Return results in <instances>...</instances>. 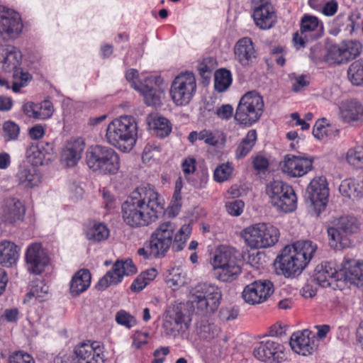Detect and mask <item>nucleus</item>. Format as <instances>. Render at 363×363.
I'll use <instances>...</instances> for the list:
<instances>
[{"instance_id": "f257e3e1", "label": "nucleus", "mask_w": 363, "mask_h": 363, "mask_svg": "<svg viewBox=\"0 0 363 363\" xmlns=\"http://www.w3.org/2000/svg\"><path fill=\"white\" fill-rule=\"evenodd\" d=\"M164 208V200L150 185L137 188L121 206L123 221L131 227L154 222Z\"/></svg>"}, {"instance_id": "f03ea898", "label": "nucleus", "mask_w": 363, "mask_h": 363, "mask_svg": "<svg viewBox=\"0 0 363 363\" xmlns=\"http://www.w3.org/2000/svg\"><path fill=\"white\" fill-rule=\"evenodd\" d=\"M177 225L173 220L161 223L152 233L146 247L151 249L153 257H163L172 245L176 251L184 249L186 242L191 233L190 224H184L177 230Z\"/></svg>"}, {"instance_id": "7ed1b4c3", "label": "nucleus", "mask_w": 363, "mask_h": 363, "mask_svg": "<svg viewBox=\"0 0 363 363\" xmlns=\"http://www.w3.org/2000/svg\"><path fill=\"white\" fill-rule=\"evenodd\" d=\"M316 250L317 245L311 240H298L285 247L276 259L277 274L285 277L300 274L313 258Z\"/></svg>"}, {"instance_id": "20e7f679", "label": "nucleus", "mask_w": 363, "mask_h": 363, "mask_svg": "<svg viewBox=\"0 0 363 363\" xmlns=\"http://www.w3.org/2000/svg\"><path fill=\"white\" fill-rule=\"evenodd\" d=\"M138 125L134 117L121 116L107 126L106 139L112 146L123 152L130 151L136 143Z\"/></svg>"}, {"instance_id": "39448f33", "label": "nucleus", "mask_w": 363, "mask_h": 363, "mask_svg": "<svg viewBox=\"0 0 363 363\" xmlns=\"http://www.w3.org/2000/svg\"><path fill=\"white\" fill-rule=\"evenodd\" d=\"M210 263L216 277L223 282L232 281L241 273L238 251L227 245H220L215 250Z\"/></svg>"}, {"instance_id": "423d86ee", "label": "nucleus", "mask_w": 363, "mask_h": 363, "mask_svg": "<svg viewBox=\"0 0 363 363\" xmlns=\"http://www.w3.org/2000/svg\"><path fill=\"white\" fill-rule=\"evenodd\" d=\"M221 298V291L216 285L201 283L191 290L190 301L196 313L204 316L218 309Z\"/></svg>"}, {"instance_id": "0eeeda50", "label": "nucleus", "mask_w": 363, "mask_h": 363, "mask_svg": "<svg viewBox=\"0 0 363 363\" xmlns=\"http://www.w3.org/2000/svg\"><path fill=\"white\" fill-rule=\"evenodd\" d=\"M86 162L93 172L103 175L114 174L120 169L118 154L112 148L96 145L86 153Z\"/></svg>"}, {"instance_id": "6e6552de", "label": "nucleus", "mask_w": 363, "mask_h": 363, "mask_svg": "<svg viewBox=\"0 0 363 363\" xmlns=\"http://www.w3.org/2000/svg\"><path fill=\"white\" fill-rule=\"evenodd\" d=\"M279 230L267 223H258L245 227L240 233L245 245L250 249L267 248L279 240Z\"/></svg>"}, {"instance_id": "1a4fd4ad", "label": "nucleus", "mask_w": 363, "mask_h": 363, "mask_svg": "<svg viewBox=\"0 0 363 363\" xmlns=\"http://www.w3.org/2000/svg\"><path fill=\"white\" fill-rule=\"evenodd\" d=\"M21 60L22 55L18 49L11 45H0V67L5 72H13L11 89L14 92H18L31 79L28 72L21 69Z\"/></svg>"}, {"instance_id": "9d476101", "label": "nucleus", "mask_w": 363, "mask_h": 363, "mask_svg": "<svg viewBox=\"0 0 363 363\" xmlns=\"http://www.w3.org/2000/svg\"><path fill=\"white\" fill-rule=\"evenodd\" d=\"M263 111L262 96L255 91H248L239 101L235 119L241 125L250 126L260 118Z\"/></svg>"}, {"instance_id": "9b49d317", "label": "nucleus", "mask_w": 363, "mask_h": 363, "mask_svg": "<svg viewBox=\"0 0 363 363\" xmlns=\"http://www.w3.org/2000/svg\"><path fill=\"white\" fill-rule=\"evenodd\" d=\"M266 193L271 203L277 210L284 213L294 211L297 206V199L293 188L281 181L275 180L267 184Z\"/></svg>"}, {"instance_id": "f8f14e48", "label": "nucleus", "mask_w": 363, "mask_h": 363, "mask_svg": "<svg viewBox=\"0 0 363 363\" xmlns=\"http://www.w3.org/2000/svg\"><path fill=\"white\" fill-rule=\"evenodd\" d=\"M125 77L131 86L140 92L147 106H156L161 104L162 91L156 86V79L152 76H139L136 69L127 71Z\"/></svg>"}, {"instance_id": "ddd939ff", "label": "nucleus", "mask_w": 363, "mask_h": 363, "mask_svg": "<svg viewBox=\"0 0 363 363\" xmlns=\"http://www.w3.org/2000/svg\"><path fill=\"white\" fill-rule=\"evenodd\" d=\"M196 89L195 75L191 72L186 71L181 72L172 82L169 93L177 106H184L192 100Z\"/></svg>"}, {"instance_id": "4468645a", "label": "nucleus", "mask_w": 363, "mask_h": 363, "mask_svg": "<svg viewBox=\"0 0 363 363\" xmlns=\"http://www.w3.org/2000/svg\"><path fill=\"white\" fill-rule=\"evenodd\" d=\"M357 229L356 219L343 216L338 219L335 226L328 228L330 246L335 250H341L350 245L349 236Z\"/></svg>"}, {"instance_id": "2eb2a0df", "label": "nucleus", "mask_w": 363, "mask_h": 363, "mask_svg": "<svg viewBox=\"0 0 363 363\" xmlns=\"http://www.w3.org/2000/svg\"><path fill=\"white\" fill-rule=\"evenodd\" d=\"M324 32L323 22L316 16L304 14L300 21V30L293 38L294 46L297 49L303 48L306 43L320 38Z\"/></svg>"}, {"instance_id": "dca6fc26", "label": "nucleus", "mask_w": 363, "mask_h": 363, "mask_svg": "<svg viewBox=\"0 0 363 363\" xmlns=\"http://www.w3.org/2000/svg\"><path fill=\"white\" fill-rule=\"evenodd\" d=\"M362 49V44L357 40L344 41L339 45H328L325 60L329 63L336 64L347 62L357 57Z\"/></svg>"}, {"instance_id": "f3484780", "label": "nucleus", "mask_w": 363, "mask_h": 363, "mask_svg": "<svg viewBox=\"0 0 363 363\" xmlns=\"http://www.w3.org/2000/svg\"><path fill=\"white\" fill-rule=\"evenodd\" d=\"M307 193L311 208L318 215L324 211L329 196L326 178L323 176L314 178L307 188Z\"/></svg>"}, {"instance_id": "a211bd4d", "label": "nucleus", "mask_w": 363, "mask_h": 363, "mask_svg": "<svg viewBox=\"0 0 363 363\" xmlns=\"http://www.w3.org/2000/svg\"><path fill=\"white\" fill-rule=\"evenodd\" d=\"M137 272V268L130 259L117 261L112 269L99 279L96 287L99 290H105L111 285L121 282L124 276H130Z\"/></svg>"}, {"instance_id": "6ab92c4d", "label": "nucleus", "mask_w": 363, "mask_h": 363, "mask_svg": "<svg viewBox=\"0 0 363 363\" xmlns=\"http://www.w3.org/2000/svg\"><path fill=\"white\" fill-rule=\"evenodd\" d=\"M23 23L21 16L15 11L0 6V37L17 38L22 32Z\"/></svg>"}, {"instance_id": "aec40b11", "label": "nucleus", "mask_w": 363, "mask_h": 363, "mask_svg": "<svg viewBox=\"0 0 363 363\" xmlns=\"http://www.w3.org/2000/svg\"><path fill=\"white\" fill-rule=\"evenodd\" d=\"M252 2L255 25L262 30L272 28L277 21V16L270 0H252Z\"/></svg>"}, {"instance_id": "412c9836", "label": "nucleus", "mask_w": 363, "mask_h": 363, "mask_svg": "<svg viewBox=\"0 0 363 363\" xmlns=\"http://www.w3.org/2000/svg\"><path fill=\"white\" fill-rule=\"evenodd\" d=\"M273 293V285L268 280H258L247 285L242 291L244 301L251 305L264 302Z\"/></svg>"}, {"instance_id": "4be33fe9", "label": "nucleus", "mask_w": 363, "mask_h": 363, "mask_svg": "<svg viewBox=\"0 0 363 363\" xmlns=\"http://www.w3.org/2000/svg\"><path fill=\"white\" fill-rule=\"evenodd\" d=\"M76 363H104V348L97 342H81L74 350Z\"/></svg>"}, {"instance_id": "5701e85b", "label": "nucleus", "mask_w": 363, "mask_h": 363, "mask_svg": "<svg viewBox=\"0 0 363 363\" xmlns=\"http://www.w3.org/2000/svg\"><path fill=\"white\" fill-rule=\"evenodd\" d=\"M26 262L30 272L40 274L48 265L50 259L42 245L35 242L30 245L26 250Z\"/></svg>"}, {"instance_id": "b1692460", "label": "nucleus", "mask_w": 363, "mask_h": 363, "mask_svg": "<svg viewBox=\"0 0 363 363\" xmlns=\"http://www.w3.org/2000/svg\"><path fill=\"white\" fill-rule=\"evenodd\" d=\"M282 172L291 177H300L311 170L313 160L309 157L286 155L280 162Z\"/></svg>"}, {"instance_id": "393cba45", "label": "nucleus", "mask_w": 363, "mask_h": 363, "mask_svg": "<svg viewBox=\"0 0 363 363\" xmlns=\"http://www.w3.org/2000/svg\"><path fill=\"white\" fill-rule=\"evenodd\" d=\"M284 346L273 339H265L259 342L254 347L255 358L263 362H279L282 359Z\"/></svg>"}, {"instance_id": "a878e982", "label": "nucleus", "mask_w": 363, "mask_h": 363, "mask_svg": "<svg viewBox=\"0 0 363 363\" xmlns=\"http://www.w3.org/2000/svg\"><path fill=\"white\" fill-rule=\"evenodd\" d=\"M233 53L235 60L244 68L251 67L258 55L255 44L249 37L242 38L236 42Z\"/></svg>"}, {"instance_id": "bb28decb", "label": "nucleus", "mask_w": 363, "mask_h": 363, "mask_svg": "<svg viewBox=\"0 0 363 363\" xmlns=\"http://www.w3.org/2000/svg\"><path fill=\"white\" fill-rule=\"evenodd\" d=\"M313 280L322 287L330 286L333 281L343 280L342 267L337 269L332 262H322L315 269Z\"/></svg>"}, {"instance_id": "cd10ccee", "label": "nucleus", "mask_w": 363, "mask_h": 363, "mask_svg": "<svg viewBox=\"0 0 363 363\" xmlns=\"http://www.w3.org/2000/svg\"><path fill=\"white\" fill-rule=\"evenodd\" d=\"M85 147L84 140L81 137H73L68 140L62 152V162L69 167L75 166L82 157Z\"/></svg>"}, {"instance_id": "c85d7f7f", "label": "nucleus", "mask_w": 363, "mask_h": 363, "mask_svg": "<svg viewBox=\"0 0 363 363\" xmlns=\"http://www.w3.org/2000/svg\"><path fill=\"white\" fill-rule=\"evenodd\" d=\"M25 212V207L19 199L9 198L0 209V219L5 223L13 224L23 219Z\"/></svg>"}, {"instance_id": "c756f323", "label": "nucleus", "mask_w": 363, "mask_h": 363, "mask_svg": "<svg viewBox=\"0 0 363 363\" xmlns=\"http://www.w3.org/2000/svg\"><path fill=\"white\" fill-rule=\"evenodd\" d=\"M311 331L303 330L292 334L290 339L291 349L297 354L302 356L311 354L315 350V342L313 340Z\"/></svg>"}, {"instance_id": "7c9ffc66", "label": "nucleus", "mask_w": 363, "mask_h": 363, "mask_svg": "<svg viewBox=\"0 0 363 363\" xmlns=\"http://www.w3.org/2000/svg\"><path fill=\"white\" fill-rule=\"evenodd\" d=\"M339 116L343 123L354 124L363 121V105L357 100H346L339 106Z\"/></svg>"}, {"instance_id": "2f4dec72", "label": "nucleus", "mask_w": 363, "mask_h": 363, "mask_svg": "<svg viewBox=\"0 0 363 363\" xmlns=\"http://www.w3.org/2000/svg\"><path fill=\"white\" fill-rule=\"evenodd\" d=\"M341 266L343 280L363 286V261L345 257Z\"/></svg>"}, {"instance_id": "473e14b6", "label": "nucleus", "mask_w": 363, "mask_h": 363, "mask_svg": "<svg viewBox=\"0 0 363 363\" xmlns=\"http://www.w3.org/2000/svg\"><path fill=\"white\" fill-rule=\"evenodd\" d=\"M189 321L190 319L185 313L177 309L166 317L162 328L166 335L176 336L180 331L188 328Z\"/></svg>"}, {"instance_id": "72a5a7b5", "label": "nucleus", "mask_w": 363, "mask_h": 363, "mask_svg": "<svg viewBox=\"0 0 363 363\" xmlns=\"http://www.w3.org/2000/svg\"><path fill=\"white\" fill-rule=\"evenodd\" d=\"M19 248L13 242L3 240L0 242V265L11 267L19 259Z\"/></svg>"}, {"instance_id": "f704fd0d", "label": "nucleus", "mask_w": 363, "mask_h": 363, "mask_svg": "<svg viewBox=\"0 0 363 363\" xmlns=\"http://www.w3.org/2000/svg\"><path fill=\"white\" fill-rule=\"evenodd\" d=\"M91 274L88 269L79 270L73 276L70 281V293L72 296H78L84 292L90 286Z\"/></svg>"}, {"instance_id": "c9c22d12", "label": "nucleus", "mask_w": 363, "mask_h": 363, "mask_svg": "<svg viewBox=\"0 0 363 363\" xmlns=\"http://www.w3.org/2000/svg\"><path fill=\"white\" fill-rule=\"evenodd\" d=\"M16 177L18 183L26 188L36 186L40 182V176L36 169L29 166H20Z\"/></svg>"}, {"instance_id": "e433bc0d", "label": "nucleus", "mask_w": 363, "mask_h": 363, "mask_svg": "<svg viewBox=\"0 0 363 363\" xmlns=\"http://www.w3.org/2000/svg\"><path fill=\"white\" fill-rule=\"evenodd\" d=\"M338 134L339 130L330 125L325 118L316 121L313 128V135L318 140L331 138Z\"/></svg>"}, {"instance_id": "4c0bfd02", "label": "nucleus", "mask_w": 363, "mask_h": 363, "mask_svg": "<svg viewBox=\"0 0 363 363\" xmlns=\"http://www.w3.org/2000/svg\"><path fill=\"white\" fill-rule=\"evenodd\" d=\"M188 140L191 144L201 140L208 145L216 146L218 143V136L216 131L205 128L201 131H191L188 135Z\"/></svg>"}, {"instance_id": "58836bf2", "label": "nucleus", "mask_w": 363, "mask_h": 363, "mask_svg": "<svg viewBox=\"0 0 363 363\" xmlns=\"http://www.w3.org/2000/svg\"><path fill=\"white\" fill-rule=\"evenodd\" d=\"M148 124L155 131V133L161 138L167 136L172 130L169 121L161 116L150 117L148 118Z\"/></svg>"}, {"instance_id": "ea45409f", "label": "nucleus", "mask_w": 363, "mask_h": 363, "mask_svg": "<svg viewBox=\"0 0 363 363\" xmlns=\"http://www.w3.org/2000/svg\"><path fill=\"white\" fill-rule=\"evenodd\" d=\"M49 297V286L41 280H37L31 285L29 292L26 294V301L35 298L39 302L47 300Z\"/></svg>"}, {"instance_id": "a19ab883", "label": "nucleus", "mask_w": 363, "mask_h": 363, "mask_svg": "<svg viewBox=\"0 0 363 363\" xmlns=\"http://www.w3.org/2000/svg\"><path fill=\"white\" fill-rule=\"evenodd\" d=\"M345 161L354 168H363V145H356L349 148L345 155Z\"/></svg>"}, {"instance_id": "79ce46f5", "label": "nucleus", "mask_w": 363, "mask_h": 363, "mask_svg": "<svg viewBox=\"0 0 363 363\" xmlns=\"http://www.w3.org/2000/svg\"><path fill=\"white\" fill-rule=\"evenodd\" d=\"M214 86L219 91H225L232 83V74L226 69H220L215 72L214 74Z\"/></svg>"}, {"instance_id": "37998d69", "label": "nucleus", "mask_w": 363, "mask_h": 363, "mask_svg": "<svg viewBox=\"0 0 363 363\" xmlns=\"http://www.w3.org/2000/svg\"><path fill=\"white\" fill-rule=\"evenodd\" d=\"M86 238L94 242H101L108 238L109 230L103 223H95L86 230Z\"/></svg>"}, {"instance_id": "c03bdc74", "label": "nucleus", "mask_w": 363, "mask_h": 363, "mask_svg": "<svg viewBox=\"0 0 363 363\" xmlns=\"http://www.w3.org/2000/svg\"><path fill=\"white\" fill-rule=\"evenodd\" d=\"M257 140V133L255 130H250L245 138L242 140L236 150V157L242 158L245 157L254 147Z\"/></svg>"}, {"instance_id": "a18cd8bd", "label": "nucleus", "mask_w": 363, "mask_h": 363, "mask_svg": "<svg viewBox=\"0 0 363 363\" xmlns=\"http://www.w3.org/2000/svg\"><path fill=\"white\" fill-rule=\"evenodd\" d=\"M218 328L206 320H201L196 324V332L201 339L210 340L218 333Z\"/></svg>"}, {"instance_id": "49530a36", "label": "nucleus", "mask_w": 363, "mask_h": 363, "mask_svg": "<svg viewBox=\"0 0 363 363\" xmlns=\"http://www.w3.org/2000/svg\"><path fill=\"white\" fill-rule=\"evenodd\" d=\"M167 284L173 290L184 286L186 283L185 273L180 269H172L167 277Z\"/></svg>"}, {"instance_id": "de8ad7c7", "label": "nucleus", "mask_w": 363, "mask_h": 363, "mask_svg": "<svg viewBox=\"0 0 363 363\" xmlns=\"http://www.w3.org/2000/svg\"><path fill=\"white\" fill-rule=\"evenodd\" d=\"M26 155L30 162L34 166L43 164L45 159L43 148L38 144H32L27 149Z\"/></svg>"}, {"instance_id": "09e8293b", "label": "nucleus", "mask_w": 363, "mask_h": 363, "mask_svg": "<svg viewBox=\"0 0 363 363\" xmlns=\"http://www.w3.org/2000/svg\"><path fill=\"white\" fill-rule=\"evenodd\" d=\"M347 74L350 81L356 86H363V64L357 61L350 65Z\"/></svg>"}, {"instance_id": "8fccbe9b", "label": "nucleus", "mask_w": 363, "mask_h": 363, "mask_svg": "<svg viewBox=\"0 0 363 363\" xmlns=\"http://www.w3.org/2000/svg\"><path fill=\"white\" fill-rule=\"evenodd\" d=\"M339 191L345 197L355 198L358 196V184L354 179H345L341 182Z\"/></svg>"}, {"instance_id": "3c124183", "label": "nucleus", "mask_w": 363, "mask_h": 363, "mask_svg": "<svg viewBox=\"0 0 363 363\" xmlns=\"http://www.w3.org/2000/svg\"><path fill=\"white\" fill-rule=\"evenodd\" d=\"M20 134V128L17 123L7 121L3 124V137L6 141L16 140Z\"/></svg>"}, {"instance_id": "603ef678", "label": "nucleus", "mask_w": 363, "mask_h": 363, "mask_svg": "<svg viewBox=\"0 0 363 363\" xmlns=\"http://www.w3.org/2000/svg\"><path fill=\"white\" fill-rule=\"evenodd\" d=\"M37 119L45 120L52 116L54 112L51 101L45 100L37 104Z\"/></svg>"}, {"instance_id": "864d4df0", "label": "nucleus", "mask_w": 363, "mask_h": 363, "mask_svg": "<svg viewBox=\"0 0 363 363\" xmlns=\"http://www.w3.org/2000/svg\"><path fill=\"white\" fill-rule=\"evenodd\" d=\"M233 170V167L229 163L222 164L215 169L214 179L218 182H224L230 177Z\"/></svg>"}, {"instance_id": "5fc2aeb1", "label": "nucleus", "mask_w": 363, "mask_h": 363, "mask_svg": "<svg viewBox=\"0 0 363 363\" xmlns=\"http://www.w3.org/2000/svg\"><path fill=\"white\" fill-rule=\"evenodd\" d=\"M116 321L118 324L130 328L136 325L137 321L134 316L124 310L119 311L116 315Z\"/></svg>"}, {"instance_id": "6e6d98bb", "label": "nucleus", "mask_w": 363, "mask_h": 363, "mask_svg": "<svg viewBox=\"0 0 363 363\" xmlns=\"http://www.w3.org/2000/svg\"><path fill=\"white\" fill-rule=\"evenodd\" d=\"M215 68V60L212 57L204 58L201 61L197 67L200 75L203 78H207L211 74Z\"/></svg>"}, {"instance_id": "4d7b16f0", "label": "nucleus", "mask_w": 363, "mask_h": 363, "mask_svg": "<svg viewBox=\"0 0 363 363\" xmlns=\"http://www.w3.org/2000/svg\"><path fill=\"white\" fill-rule=\"evenodd\" d=\"M245 203L242 200H233L226 203L227 212L233 216H240L244 209Z\"/></svg>"}, {"instance_id": "13d9d810", "label": "nucleus", "mask_w": 363, "mask_h": 363, "mask_svg": "<svg viewBox=\"0 0 363 363\" xmlns=\"http://www.w3.org/2000/svg\"><path fill=\"white\" fill-rule=\"evenodd\" d=\"M8 363H35V361L29 354L18 351L9 357Z\"/></svg>"}, {"instance_id": "bf43d9fd", "label": "nucleus", "mask_w": 363, "mask_h": 363, "mask_svg": "<svg viewBox=\"0 0 363 363\" xmlns=\"http://www.w3.org/2000/svg\"><path fill=\"white\" fill-rule=\"evenodd\" d=\"M214 113L221 120H229L233 114V108L230 104H223L215 108Z\"/></svg>"}, {"instance_id": "052dcab7", "label": "nucleus", "mask_w": 363, "mask_h": 363, "mask_svg": "<svg viewBox=\"0 0 363 363\" xmlns=\"http://www.w3.org/2000/svg\"><path fill=\"white\" fill-rule=\"evenodd\" d=\"M20 318V312L17 308H6L1 315V319L9 323H16Z\"/></svg>"}, {"instance_id": "680f3d73", "label": "nucleus", "mask_w": 363, "mask_h": 363, "mask_svg": "<svg viewBox=\"0 0 363 363\" xmlns=\"http://www.w3.org/2000/svg\"><path fill=\"white\" fill-rule=\"evenodd\" d=\"M160 152V147L155 144H147L143 150L142 159L144 162H148L155 158Z\"/></svg>"}, {"instance_id": "e2e57ef3", "label": "nucleus", "mask_w": 363, "mask_h": 363, "mask_svg": "<svg viewBox=\"0 0 363 363\" xmlns=\"http://www.w3.org/2000/svg\"><path fill=\"white\" fill-rule=\"evenodd\" d=\"M254 169L259 172H264L269 167V161L262 155H257L252 160Z\"/></svg>"}, {"instance_id": "0e129e2a", "label": "nucleus", "mask_w": 363, "mask_h": 363, "mask_svg": "<svg viewBox=\"0 0 363 363\" xmlns=\"http://www.w3.org/2000/svg\"><path fill=\"white\" fill-rule=\"evenodd\" d=\"M337 8L338 4L335 0H328L320 11L326 16H333L337 12Z\"/></svg>"}, {"instance_id": "69168bd1", "label": "nucleus", "mask_w": 363, "mask_h": 363, "mask_svg": "<svg viewBox=\"0 0 363 363\" xmlns=\"http://www.w3.org/2000/svg\"><path fill=\"white\" fill-rule=\"evenodd\" d=\"M45 133V126L41 124H38L29 130V136L33 140H40L41 139Z\"/></svg>"}, {"instance_id": "338daca9", "label": "nucleus", "mask_w": 363, "mask_h": 363, "mask_svg": "<svg viewBox=\"0 0 363 363\" xmlns=\"http://www.w3.org/2000/svg\"><path fill=\"white\" fill-rule=\"evenodd\" d=\"M182 171L185 175L194 172L196 169V160L193 157H187L182 164Z\"/></svg>"}, {"instance_id": "774afa93", "label": "nucleus", "mask_w": 363, "mask_h": 363, "mask_svg": "<svg viewBox=\"0 0 363 363\" xmlns=\"http://www.w3.org/2000/svg\"><path fill=\"white\" fill-rule=\"evenodd\" d=\"M147 333L138 332L134 335L133 345L136 348H140L143 345L147 343Z\"/></svg>"}]
</instances>
